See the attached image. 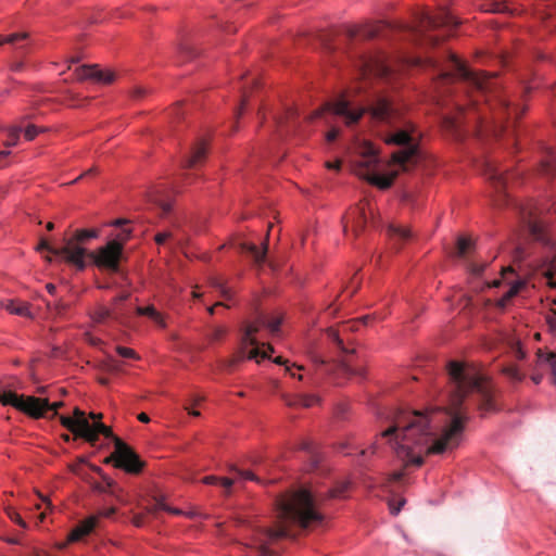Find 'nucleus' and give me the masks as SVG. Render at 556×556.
<instances>
[{
	"mask_svg": "<svg viewBox=\"0 0 556 556\" xmlns=\"http://www.w3.org/2000/svg\"><path fill=\"white\" fill-rule=\"evenodd\" d=\"M448 374V402L444 408L451 417V424L441 435L429 444L433 434L431 418L420 412L396 409L392 416V425L380 433L382 439L394 451L405 466H421L422 454H443L456 448L462 440L465 424L468 420L466 408L463 407L465 397L476 392L479 396L478 408L481 413L495 410V403L490 384L473 366L457 361L446 365Z\"/></svg>",
	"mask_w": 556,
	"mask_h": 556,
	"instance_id": "1",
	"label": "nucleus"
},
{
	"mask_svg": "<svg viewBox=\"0 0 556 556\" xmlns=\"http://www.w3.org/2000/svg\"><path fill=\"white\" fill-rule=\"evenodd\" d=\"M325 113L343 118L348 126L356 124L367 114L374 134L386 144L401 148L392 153V162L404 170L409 164L415 163L418 153V134L414 123L408 118L406 104L399 96L378 93L366 106L357 108L353 106L348 99L340 98L336 102L326 103L307 118L313 121Z\"/></svg>",
	"mask_w": 556,
	"mask_h": 556,
	"instance_id": "2",
	"label": "nucleus"
},
{
	"mask_svg": "<svg viewBox=\"0 0 556 556\" xmlns=\"http://www.w3.org/2000/svg\"><path fill=\"white\" fill-rule=\"evenodd\" d=\"M278 525L275 529H265L256 540L260 556H271L266 546L267 540L275 541L290 535L288 525H296L303 529L323 525L324 516L318 509L319 500L311 491L300 489L290 491L276 501Z\"/></svg>",
	"mask_w": 556,
	"mask_h": 556,
	"instance_id": "3",
	"label": "nucleus"
},
{
	"mask_svg": "<svg viewBox=\"0 0 556 556\" xmlns=\"http://www.w3.org/2000/svg\"><path fill=\"white\" fill-rule=\"evenodd\" d=\"M414 65L427 66L438 73L437 84L439 87H447L460 80L467 87L476 89L479 93H485L492 90L494 86L493 78L482 73H476L467 66L453 53L446 52L445 60L440 61L434 58L415 59Z\"/></svg>",
	"mask_w": 556,
	"mask_h": 556,
	"instance_id": "4",
	"label": "nucleus"
},
{
	"mask_svg": "<svg viewBox=\"0 0 556 556\" xmlns=\"http://www.w3.org/2000/svg\"><path fill=\"white\" fill-rule=\"evenodd\" d=\"M281 321V317H269L264 313H258L253 321L244 325L239 351L231 358L224 361L223 367L231 370L237 363L244 358L257 361L258 357H268L267 351L260 350L255 334L263 328L267 329L271 334H276L279 332Z\"/></svg>",
	"mask_w": 556,
	"mask_h": 556,
	"instance_id": "5",
	"label": "nucleus"
},
{
	"mask_svg": "<svg viewBox=\"0 0 556 556\" xmlns=\"http://www.w3.org/2000/svg\"><path fill=\"white\" fill-rule=\"evenodd\" d=\"M458 21L445 8L440 7L435 13L421 11L417 15L416 31L425 36L430 45H437L441 39L452 35Z\"/></svg>",
	"mask_w": 556,
	"mask_h": 556,
	"instance_id": "6",
	"label": "nucleus"
},
{
	"mask_svg": "<svg viewBox=\"0 0 556 556\" xmlns=\"http://www.w3.org/2000/svg\"><path fill=\"white\" fill-rule=\"evenodd\" d=\"M98 236L99 231L94 229L77 230L73 237L65 238L64 245L61 247V250L55 252L63 254V262L71 264L78 269H84L86 267L85 257L87 255V251L81 244L89 239L97 238Z\"/></svg>",
	"mask_w": 556,
	"mask_h": 556,
	"instance_id": "7",
	"label": "nucleus"
},
{
	"mask_svg": "<svg viewBox=\"0 0 556 556\" xmlns=\"http://www.w3.org/2000/svg\"><path fill=\"white\" fill-rule=\"evenodd\" d=\"M378 156L372 148L368 149V152L363 155L358 162L355 173L363 179H366L371 185L379 187L380 189H388L393 184L396 173L390 175H380L377 173Z\"/></svg>",
	"mask_w": 556,
	"mask_h": 556,
	"instance_id": "8",
	"label": "nucleus"
},
{
	"mask_svg": "<svg viewBox=\"0 0 556 556\" xmlns=\"http://www.w3.org/2000/svg\"><path fill=\"white\" fill-rule=\"evenodd\" d=\"M356 66L362 77L375 76L389 79L393 68L388 58L381 52L362 53L357 56Z\"/></svg>",
	"mask_w": 556,
	"mask_h": 556,
	"instance_id": "9",
	"label": "nucleus"
},
{
	"mask_svg": "<svg viewBox=\"0 0 556 556\" xmlns=\"http://www.w3.org/2000/svg\"><path fill=\"white\" fill-rule=\"evenodd\" d=\"M88 256L100 269L110 273H118L121 269V262L124 260V249L119 244V241L110 240L103 247H100L94 252L89 253Z\"/></svg>",
	"mask_w": 556,
	"mask_h": 556,
	"instance_id": "10",
	"label": "nucleus"
},
{
	"mask_svg": "<svg viewBox=\"0 0 556 556\" xmlns=\"http://www.w3.org/2000/svg\"><path fill=\"white\" fill-rule=\"evenodd\" d=\"M0 403L2 405H11L35 419L40 418L42 415L41 408L46 405L45 402L38 400L36 396L18 395L12 391L0 392Z\"/></svg>",
	"mask_w": 556,
	"mask_h": 556,
	"instance_id": "11",
	"label": "nucleus"
},
{
	"mask_svg": "<svg viewBox=\"0 0 556 556\" xmlns=\"http://www.w3.org/2000/svg\"><path fill=\"white\" fill-rule=\"evenodd\" d=\"M114 446L118 455L116 468L127 473L138 475L144 467V463L139 455L119 438H114Z\"/></svg>",
	"mask_w": 556,
	"mask_h": 556,
	"instance_id": "12",
	"label": "nucleus"
},
{
	"mask_svg": "<svg viewBox=\"0 0 556 556\" xmlns=\"http://www.w3.org/2000/svg\"><path fill=\"white\" fill-rule=\"evenodd\" d=\"M367 211L369 213L372 212L370 204L367 201H362L348 212L343 217V231L345 236L352 233L356 238L365 229Z\"/></svg>",
	"mask_w": 556,
	"mask_h": 556,
	"instance_id": "13",
	"label": "nucleus"
},
{
	"mask_svg": "<svg viewBox=\"0 0 556 556\" xmlns=\"http://www.w3.org/2000/svg\"><path fill=\"white\" fill-rule=\"evenodd\" d=\"M520 215L522 223L527 227L529 235L535 241L543 244H549V238L546 232L544 224L538 218L536 211L531 205L521 206Z\"/></svg>",
	"mask_w": 556,
	"mask_h": 556,
	"instance_id": "14",
	"label": "nucleus"
},
{
	"mask_svg": "<svg viewBox=\"0 0 556 556\" xmlns=\"http://www.w3.org/2000/svg\"><path fill=\"white\" fill-rule=\"evenodd\" d=\"M75 74L78 79H91L102 84H111L115 78L113 72L101 70L98 65H83L76 68Z\"/></svg>",
	"mask_w": 556,
	"mask_h": 556,
	"instance_id": "15",
	"label": "nucleus"
},
{
	"mask_svg": "<svg viewBox=\"0 0 556 556\" xmlns=\"http://www.w3.org/2000/svg\"><path fill=\"white\" fill-rule=\"evenodd\" d=\"M129 298V293L121 294L119 296L114 299L113 305L111 308L101 307L96 313V320L101 323L108 318H113L115 320H122L124 318V313L122 312L119 304L126 301Z\"/></svg>",
	"mask_w": 556,
	"mask_h": 556,
	"instance_id": "16",
	"label": "nucleus"
},
{
	"mask_svg": "<svg viewBox=\"0 0 556 556\" xmlns=\"http://www.w3.org/2000/svg\"><path fill=\"white\" fill-rule=\"evenodd\" d=\"M207 153V146L204 139L198 140L191 148L189 155L186 157L184 167L195 168L201 165Z\"/></svg>",
	"mask_w": 556,
	"mask_h": 556,
	"instance_id": "17",
	"label": "nucleus"
},
{
	"mask_svg": "<svg viewBox=\"0 0 556 556\" xmlns=\"http://www.w3.org/2000/svg\"><path fill=\"white\" fill-rule=\"evenodd\" d=\"M98 523L96 516H90L80 521L68 534L70 542H77L90 534Z\"/></svg>",
	"mask_w": 556,
	"mask_h": 556,
	"instance_id": "18",
	"label": "nucleus"
},
{
	"mask_svg": "<svg viewBox=\"0 0 556 556\" xmlns=\"http://www.w3.org/2000/svg\"><path fill=\"white\" fill-rule=\"evenodd\" d=\"M0 305L11 314L27 317L29 319L35 318L34 314L30 312L29 303L9 300L7 302L0 301Z\"/></svg>",
	"mask_w": 556,
	"mask_h": 556,
	"instance_id": "19",
	"label": "nucleus"
},
{
	"mask_svg": "<svg viewBox=\"0 0 556 556\" xmlns=\"http://www.w3.org/2000/svg\"><path fill=\"white\" fill-rule=\"evenodd\" d=\"M73 419L77 422L78 427L80 428L79 438L84 439L85 441H92L94 437L89 430L91 424L86 418V413L79 409L78 407H75Z\"/></svg>",
	"mask_w": 556,
	"mask_h": 556,
	"instance_id": "20",
	"label": "nucleus"
},
{
	"mask_svg": "<svg viewBox=\"0 0 556 556\" xmlns=\"http://www.w3.org/2000/svg\"><path fill=\"white\" fill-rule=\"evenodd\" d=\"M485 175L497 192H501L505 188L507 184V177L501 169L492 164H486Z\"/></svg>",
	"mask_w": 556,
	"mask_h": 556,
	"instance_id": "21",
	"label": "nucleus"
},
{
	"mask_svg": "<svg viewBox=\"0 0 556 556\" xmlns=\"http://www.w3.org/2000/svg\"><path fill=\"white\" fill-rule=\"evenodd\" d=\"M239 250L241 252L250 254L252 256V258L254 260V262L256 264L261 265L265 261V257H266L267 243L264 242L263 249L260 250L257 248V245H255L254 243L241 242V243H239Z\"/></svg>",
	"mask_w": 556,
	"mask_h": 556,
	"instance_id": "22",
	"label": "nucleus"
},
{
	"mask_svg": "<svg viewBox=\"0 0 556 556\" xmlns=\"http://www.w3.org/2000/svg\"><path fill=\"white\" fill-rule=\"evenodd\" d=\"M495 118L501 119L503 116L507 118H517L519 116L518 108H513L505 97H500L496 102Z\"/></svg>",
	"mask_w": 556,
	"mask_h": 556,
	"instance_id": "23",
	"label": "nucleus"
},
{
	"mask_svg": "<svg viewBox=\"0 0 556 556\" xmlns=\"http://www.w3.org/2000/svg\"><path fill=\"white\" fill-rule=\"evenodd\" d=\"M320 399L315 394H298L293 397H286L285 402L288 406L295 407H312L315 404L319 403Z\"/></svg>",
	"mask_w": 556,
	"mask_h": 556,
	"instance_id": "24",
	"label": "nucleus"
},
{
	"mask_svg": "<svg viewBox=\"0 0 556 556\" xmlns=\"http://www.w3.org/2000/svg\"><path fill=\"white\" fill-rule=\"evenodd\" d=\"M388 233L394 244H400L412 238L409 228L401 225H390L388 227Z\"/></svg>",
	"mask_w": 556,
	"mask_h": 556,
	"instance_id": "25",
	"label": "nucleus"
},
{
	"mask_svg": "<svg viewBox=\"0 0 556 556\" xmlns=\"http://www.w3.org/2000/svg\"><path fill=\"white\" fill-rule=\"evenodd\" d=\"M296 117H298L296 110L292 109V108L288 109L285 113V116L277 119V124H278L280 130L286 128L287 134L295 132L296 131V124H295Z\"/></svg>",
	"mask_w": 556,
	"mask_h": 556,
	"instance_id": "26",
	"label": "nucleus"
},
{
	"mask_svg": "<svg viewBox=\"0 0 556 556\" xmlns=\"http://www.w3.org/2000/svg\"><path fill=\"white\" fill-rule=\"evenodd\" d=\"M90 432L93 434L94 439L92 441H87L90 445L94 446L99 440V435L102 434L105 438L112 439L114 442V438H117L114 435L112 429L101 421L93 422L90 425Z\"/></svg>",
	"mask_w": 556,
	"mask_h": 556,
	"instance_id": "27",
	"label": "nucleus"
},
{
	"mask_svg": "<svg viewBox=\"0 0 556 556\" xmlns=\"http://www.w3.org/2000/svg\"><path fill=\"white\" fill-rule=\"evenodd\" d=\"M540 170L546 176L556 175V152L553 149H548L545 157L541 161Z\"/></svg>",
	"mask_w": 556,
	"mask_h": 556,
	"instance_id": "28",
	"label": "nucleus"
},
{
	"mask_svg": "<svg viewBox=\"0 0 556 556\" xmlns=\"http://www.w3.org/2000/svg\"><path fill=\"white\" fill-rule=\"evenodd\" d=\"M147 510L150 514H157L160 510H165L174 515L181 514L179 509L170 508L169 506H167L162 495L153 496L152 502L147 506Z\"/></svg>",
	"mask_w": 556,
	"mask_h": 556,
	"instance_id": "29",
	"label": "nucleus"
},
{
	"mask_svg": "<svg viewBox=\"0 0 556 556\" xmlns=\"http://www.w3.org/2000/svg\"><path fill=\"white\" fill-rule=\"evenodd\" d=\"M37 399L46 403V405H43V407L41 408L42 415L40 416V418L52 419V418L59 416L58 410H59V408H61L64 405V403L62 401L50 403L48 399H42V397H37Z\"/></svg>",
	"mask_w": 556,
	"mask_h": 556,
	"instance_id": "30",
	"label": "nucleus"
},
{
	"mask_svg": "<svg viewBox=\"0 0 556 556\" xmlns=\"http://www.w3.org/2000/svg\"><path fill=\"white\" fill-rule=\"evenodd\" d=\"M339 374H342L345 377H365V368L364 367H353L346 363H340L336 365Z\"/></svg>",
	"mask_w": 556,
	"mask_h": 556,
	"instance_id": "31",
	"label": "nucleus"
},
{
	"mask_svg": "<svg viewBox=\"0 0 556 556\" xmlns=\"http://www.w3.org/2000/svg\"><path fill=\"white\" fill-rule=\"evenodd\" d=\"M128 222L125 219H115L112 225L115 227H122L121 231L115 235V238L112 241H119V244L124 248V244L129 240L131 237V229L130 228H124L123 226L126 225Z\"/></svg>",
	"mask_w": 556,
	"mask_h": 556,
	"instance_id": "32",
	"label": "nucleus"
},
{
	"mask_svg": "<svg viewBox=\"0 0 556 556\" xmlns=\"http://www.w3.org/2000/svg\"><path fill=\"white\" fill-rule=\"evenodd\" d=\"M202 482L205 484H220L227 493H230V489L235 483L233 479L230 478H218L216 476H206L202 479Z\"/></svg>",
	"mask_w": 556,
	"mask_h": 556,
	"instance_id": "33",
	"label": "nucleus"
},
{
	"mask_svg": "<svg viewBox=\"0 0 556 556\" xmlns=\"http://www.w3.org/2000/svg\"><path fill=\"white\" fill-rule=\"evenodd\" d=\"M505 340L507 341V344L510 348V350L514 353L516 358L523 359L526 357V353L521 348V343H520L519 339L511 337V336H507V338Z\"/></svg>",
	"mask_w": 556,
	"mask_h": 556,
	"instance_id": "34",
	"label": "nucleus"
},
{
	"mask_svg": "<svg viewBox=\"0 0 556 556\" xmlns=\"http://www.w3.org/2000/svg\"><path fill=\"white\" fill-rule=\"evenodd\" d=\"M60 419V422L63 427H65L68 431H71L76 438H79V431L80 428L78 427L77 422L72 418L67 416H58Z\"/></svg>",
	"mask_w": 556,
	"mask_h": 556,
	"instance_id": "35",
	"label": "nucleus"
},
{
	"mask_svg": "<svg viewBox=\"0 0 556 556\" xmlns=\"http://www.w3.org/2000/svg\"><path fill=\"white\" fill-rule=\"evenodd\" d=\"M177 50L184 60L191 59L195 55L194 48L188 40H182L179 42Z\"/></svg>",
	"mask_w": 556,
	"mask_h": 556,
	"instance_id": "36",
	"label": "nucleus"
},
{
	"mask_svg": "<svg viewBox=\"0 0 556 556\" xmlns=\"http://www.w3.org/2000/svg\"><path fill=\"white\" fill-rule=\"evenodd\" d=\"M136 311H137V314L149 316L156 323H161V320H162L160 313L152 305L147 306V307H137Z\"/></svg>",
	"mask_w": 556,
	"mask_h": 556,
	"instance_id": "37",
	"label": "nucleus"
},
{
	"mask_svg": "<svg viewBox=\"0 0 556 556\" xmlns=\"http://www.w3.org/2000/svg\"><path fill=\"white\" fill-rule=\"evenodd\" d=\"M349 488H350L349 481H341L332 490H330V496L338 497V498L344 497V494L349 490Z\"/></svg>",
	"mask_w": 556,
	"mask_h": 556,
	"instance_id": "38",
	"label": "nucleus"
},
{
	"mask_svg": "<svg viewBox=\"0 0 556 556\" xmlns=\"http://www.w3.org/2000/svg\"><path fill=\"white\" fill-rule=\"evenodd\" d=\"M540 362H546L552 368H556V353L549 352L544 354L541 349L536 352Z\"/></svg>",
	"mask_w": 556,
	"mask_h": 556,
	"instance_id": "39",
	"label": "nucleus"
},
{
	"mask_svg": "<svg viewBox=\"0 0 556 556\" xmlns=\"http://www.w3.org/2000/svg\"><path fill=\"white\" fill-rule=\"evenodd\" d=\"M38 251H41V250H47L50 254H52L53 256L60 258L61 261H63V254H59L56 253L55 251L58 250H61V248H54V247H51L49 244V242L47 241V239L42 238L40 240V243L37 248Z\"/></svg>",
	"mask_w": 556,
	"mask_h": 556,
	"instance_id": "40",
	"label": "nucleus"
},
{
	"mask_svg": "<svg viewBox=\"0 0 556 556\" xmlns=\"http://www.w3.org/2000/svg\"><path fill=\"white\" fill-rule=\"evenodd\" d=\"M544 276L546 278L547 285L555 288L556 287V260L545 270Z\"/></svg>",
	"mask_w": 556,
	"mask_h": 556,
	"instance_id": "41",
	"label": "nucleus"
},
{
	"mask_svg": "<svg viewBox=\"0 0 556 556\" xmlns=\"http://www.w3.org/2000/svg\"><path fill=\"white\" fill-rule=\"evenodd\" d=\"M471 241L470 239H467V238H464V237H460L458 240H457V254L458 256H465L466 253L469 251V249L471 248Z\"/></svg>",
	"mask_w": 556,
	"mask_h": 556,
	"instance_id": "42",
	"label": "nucleus"
},
{
	"mask_svg": "<svg viewBox=\"0 0 556 556\" xmlns=\"http://www.w3.org/2000/svg\"><path fill=\"white\" fill-rule=\"evenodd\" d=\"M28 38V33H14L5 36V43L16 46L18 42L24 41Z\"/></svg>",
	"mask_w": 556,
	"mask_h": 556,
	"instance_id": "43",
	"label": "nucleus"
},
{
	"mask_svg": "<svg viewBox=\"0 0 556 556\" xmlns=\"http://www.w3.org/2000/svg\"><path fill=\"white\" fill-rule=\"evenodd\" d=\"M90 469H91L93 472L98 473V475L101 477V479L103 480V482H104V483H106V485H108L109 488H114V486H115V481H114L113 479H111L110 477H108V476L103 472V470H102V468H101V467L96 466V465H90Z\"/></svg>",
	"mask_w": 556,
	"mask_h": 556,
	"instance_id": "44",
	"label": "nucleus"
},
{
	"mask_svg": "<svg viewBox=\"0 0 556 556\" xmlns=\"http://www.w3.org/2000/svg\"><path fill=\"white\" fill-rule=\"evenodd\" d=\"M504 372L515 381H521L523 379V375L520 374L519 369L514 365L504 368Z\"/></svg>",
	"mask_w": 556,
	"mask_h": 556,
	"instance_id": "45",
	"label": "nucleus"
},
{
	"mask_svg": "<svg viewBox=\"0 0 556 556\" xmlns=\"http://www.w3.org/2000/svg\"><path fill=\"white\" fill-rule=\"evenodd\" d=\"M230 470L235 471L241 479H247V480H251V481H260L258 478L252 471L241 470L235 466H231Z\"/></svg>",
	"mask_w": 556,
	"mask_h": 556,
	"instance_id": "46",
	"label": "nucleus"
},
{
	"mask_svg": "<svg viewBox=\"0 0 556 556\" xmlns=\"http://www.w3.org/2000/svg\"><path fill=\"white\" fill-rule=\"evenodd\" d=\"M116 352L118 353L119 356L125 357V358H134V359L139 358L138 354L132 349H129V348L116 346Z\"/></svg>",
	"mask_w": 556,
	"mask_h": 556,
	"instance_id": "47",
	"label": "nucleus"
},
{
	"mask_svg": "<svg viewBox=\"0 0 556 556\" xmlns=\"http://www.w3.org/2000/svg\"><path fill=\"white\" fill-rule=\"evenodd\" d=\"M404 473L402 471H395L391 475H389L386 479V482L382 484L383 489L386 491L389 490V485L392 483V482H397L400 481L402 478H403Z\"/></svg>",
	"mask_w": 556,
	"mask_h": 556,
	"instance_id": "48",
	"label": "nucleus"
},
{
	"mask_svg": "<svg viewBox=\"0 0 556 556\" xmlns=\"http://www.w3.org/2000/svg\"><path fill=\"white\" fill-rule=\"evenodd\" d=\"M47 306L49 309H52V306L50 303H47ZM68 307V304L65 303L63 300H58L54 305H53V311L58 314V315H62Z\"/></svg>",
	"mask_w": 556,
	"mask_h": 556,
	"instance_id": "49",
	"label": "nucleus"
},
{
	"mask_svg": "<svg viewBox=\"0 0 556 556\" xmlns=\"http://www.w3.org/2000/svg\"><path fill=\"white\" fill-rule=\"evenodd\" d=\"M226 332H227L226 328L216 327L212 330V332L210 334V340L211 341H219L225 337Z\"/></svg>",
	"mask_w": 556,
	"mask_h": 556,
	"instance_id": "50",
	"label": "nucleus"
},
{
	"mask_svg": "<svg viewBox=\"0 0 556 556\" xmlns=\"http://www.w3.org/2000/svg\"><path fill=\"white\" fill-rule=\"evenodd\" d=\"M212 285H213L214 288H216L217 290L220 291L222 295L225 299H229L230 298L229 290L225 287V285L219 279L214 278L212 280Z\"/></svg>",
	"mask_w": 556,
	"mask_h": 556,
	"instance_id": "51",
	"label": "nucleus"
},
{
	"mask_svg": "<svg viewBox=\"0 0 556 556\" xmlns=\"http://www.w3.org/2000/svg\"><path fill=\"white\" fill-rule=\"evenodd\" d=\"M8 516H9V518H10L13 522L17 523V525H18V526H21L22 528H26V527H27L26 522L23 520V518L21 517V515H20L18 513H16L15 510H13V509H11V508H10V509H8Z\"/></svg>",
	"mask_w": 556,
	"mask_h": 556,
	"instance_id": "52",
	"label": "nucleus"
},
{
	"mask_svg": "<svg viewBox=\"0 0 556 556\" xmlns=\"http://www.w3.org/2000/svg\"><path fill=\"white\" fill-rule=\"evenodd\" d=\"M21 128H13L9 132V140L5 142L7 147H12L17 143L20 137Z\"/></svg>",
	"mask_w": 556,
	"mask_h": 556,
	"instance_id": "53",
	"label": "nucleus"
},
{
	"mask_svg": "<svg viewBox=\"0 0 556 556\" xmlns=\"http://www.w3.org/2000/svg\"><path fill=\"white\" fill-rule=\"evenodd\" d=\"M506 4L504 3V0H491V3L488 8V10L493 12H504L506 10Z\"/></svg>",
	"mask_w": 556,
	"mask_h": 556,
	"instance_id": "54",
	"label": "nucleus"
},
{
	"mask_svg": "<svg viewBox=\"0 0 556 556\" xmlns=\"http://www.w3.org/2000/svg\"><path fill=\"white\" fill-rule=\"evenodd\" d=\"M173 237V233L170 231H162L157 232L154 237V240L157 244H164L166 240L170 239Z\"/></svg>",
	"mask_w": 556,
	"mask_h": 556,
	"instance_id": "55",
	"label": "nucleus"
},
{
	"mask_svg": "<svg viewBox=\"0 0 556 556\" xmlns=\"http://www.w3.org/2000/svg\"><path fill=\"white\" fill-rule=\"evenodd\" d=\"M328 337L337 344L338 348L344 350L343 341L340 339L339 333L334 329L328 330Z\"/></svg>",
	"mask_w": 556,
	"mask_h": 556,
	"instance_id": "56",
	"label": "nucleus"
},
{
	"mask_svg": "<svg viewBox=\"0 0 556 556\" xmlns=\"http://www.w3.org/2000/svg\"><path fill=\"white\" fill-rule=\"evenodd\" d=\"M147 92H148V90L144 87L136 86L131 90V97L134 99H141L146 96Z\"/></svg>",
	"mask_w": 556,
	"mask_h": 556,
	"instance_id": "57",
	"label": "nucleus"
},
{
	"mask_svg": "<svg viewBox=\"0 0 556 556\" xmlns=\"http://www.w3.org/2000/svg\"><path fill=\"white\" fill-rule=\"evenodd\" d=\"M39 130L36 126L29 125L25 129L24 136L27 140H33L38 135Z\"/></svg>",
	"mask_w": 556,
	"mask_h": 556,
	"instance_id": "58",
	"label": "nucleus"
},
{
	"mask_svg": "<svg viewBox=\"0 0 556 556\" xmlns=\"http://www.w3.org/2000/svg\"><path fill=\"white\" fill-rule=\"evenodd\" d=\"M405 504V500H401L396 505L394 501L389 502V508L391 514L397 515L401 511L402 506Z\"/></svg>",
	"mask_w": 556,
	"mask_h": 556,
	"instance_id": "59",
	"label": "nucleus"
},
{
	"mask_svg": "<svg viewBox=\"0 0 556 556\" xmlns=\"http://www.w3.org/2000/svg\"><path fill=\"white\" fill-rule=\"evenodd\" d=\"M97 174H98V168L97 167H91L88 170L84 172L80 176H78L72 184L77 182L81 178L91 177V176H94Z\"/></svg>",
	"mask_w": 556,
	"mask_h": 556,
	"instance_id": "60",
	"label": "nucleus"
},
{
	"mask_svg": "<svg viewBox=\"0 0 556 556\" xmlns=\"http://www.w3.org/2000/svg\"><path fill=\"white\" fill-rule=\"evenodd\" d=\"M118 455L116 454V448L112 454H110L108 457L104 458L103 463L109 465L113 464V466L116 468Z\"/></svg>",
	"mask_w": 556,
	"mask_h": 556,
	"instance_id": "61",
	"label": "nucleus"
},
{
	"mask_svg": "<svg viewBox=\"0 0 556 556\" xmlns=\"http://www.w3.org/2000/svg\"><path fill=\"white\" fill-rule=\"evenodd\" d=\"M274 362H275L276 364H279V365H285V366H286V370H287L288 372H290V374H291V376H293V377L295 376V375L291 371V367L287 365V364H288V361H287V359H283L281 356H277V357L274 359Z\"/></svg>",
	"mask_w": 556,
	"mask_h": 556,
	"instance_id": "62",
	"label": "nucleus"
},
{
	"mask_svg": "<svg viewBox=\"0 0 556 556\" xmlns=\"http://www.w3.org/2000/svg\"><path fill=\"white\" fill-rule=\"evenodd\" d=\"M553 312H554V316L549 317L547 319V321H548L551 330L556 333V303H555V308L553 309Z\"/></svg>",
	"mask_w": 556,
	"mask_h": 556,
	"instance_id": "63",
	"label": "nucleus"
},
{
	"mask_svg": "<svg viewBox=\"0 0 556 556\" xmlns=\"http://www.w3.org/2000/svg\"><path fill=\"white\" fill-rule=\"evenodd\" d=\"M338 135H339V130L336 128H332L331 130H329L327 132V136H326L327 141H329V142L334 141L337 139Z\"/></svg>",
	"mask_w": 556,
	"mask_h": 556,
	"instance_id": "64",
	"label": "nucleus"
}]
</instances>
